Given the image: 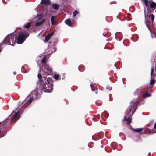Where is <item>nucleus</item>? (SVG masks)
<instances>
[{
    "label": "nucleus",
    "instance_id": "24",
    "mask_svg": "<svg viewBox=\"0 0 156 156\" xmlns=\"http://www.w3.org/2000/svg\"><path fill=\"white\" fill-rule=\"evenodd\" d=\"M105 114H106V115H105V116L106 117H108V114L107 113V112H106L104 111V112L103 113H102V114L103 115H104Z\"/></svg>",
    "mask_w": 156,
    "mask_h": 156
},
{
    "label": "nucleus",
    "instance_id": "30",
    "mask_svg": "<svg viewBox=\"0 0 156 156\" xmlns=\"http://www.w3.org/2000/svg\"><path fill=\"white\" fill-rule=\"evenodd\" d=\"M156 133V130H155L154 132H152V133Z\"/></svg>",
    "mask_w": 156,
    "mask_h": 156
},
{
    "label": "nucleus",
    "instance_id": "10",
    "mask_svg": "<svg viewBox=\"0 0 156 156\" xmlns=\"http://www.w3.org/2000/svg\"><path fill=\"white\" fill-rule=\"evenodd\" d=\"M45 21V20L43 19L40 22H37L36 23L35 26V27L41 26L44 22Z\"/></svg>",
    "mask_w": 156,
    "mask_h": 156
},
{
    "label": "nucleus",
    "instance_id": "22",
    "mask_svg": "<svg viewBox=\"0 0 156 156\" xmlns=\"http://www.w3.org/2000/svg\"><path fill=\"white\" fill-rule=\"evenodd\" d=\"M33 99H34L33 98V97L30 98L29 100L27 101V103L29 104L31 102L33 101Z\"/></svg>",
    "mask_w": 156,
    "mask_h": 156
},
{
    "label": "nucleus",
    "instance_id": "9",
    "mask_svg": "<svg viewBox=\"0 0 156 156\" xmlns=\"http://www.w3.org/2000/svg\"><path fill=\"white\" fill-rule=\"evenodd\" d=\"M54 33L52 32L50 34H48L45 37V41L47 42L48 41L50 37Z\"/></svg>",
    "mask_w": 156,
    "mask_h": 156
},
{
    "label": "nucleus",
    "instance_id": "27",
    "mask_svg": "<svg viewBox=\"0 0 156 156\" xmlns=\"http://www.w3.org/2000/svg\"><path fill=\"white\" fill-rule=\"evenodd\" d=\"M107 89H109L110 90H111L112 89V88L111 87H108L106 88Z\"/></svg>",
    "mask_w": 156,
    "mask_h": 156
},
{
    "label": "nucleus",
    "instance_id": "13",
    "mask_svg": "<svg viewBox=\"0 0 156 156\" xmlns=\"http://www.w3.org/2000/svg\"><path fill=\"white\" fill-rule=\"evenodd\" d=\"M31 22H29L27 25H24V28L28 29L29 28L31 24Z\"/></svg>",
    "mask_w": 156,
    "mask_h": 156
},
{
    "label": "nucleus",
    "instance_id": "15",
    "mask_svg": "<svg viewBox=\"0 0 156 156\" xmlns=\"http://www.w3.org/2000/svg\"><path fill=\"white\" fill-rule=\"evenodd\" d=\"M155 80L151 78L150 83V84L151 85H153L155 82Z\"/></svg>",
    "mask_w": 156,
    "mask_h": 156
},
{
    "label": "nucleus",
    "instance_id": "4",
    "mask_svg": "<svg viewBox=\"0 0 156 156\" xmlns=\"http://www.w3.org/2000/svg\"><path fill=\"white\" fill-rule=\"evenodd\" d=\"M39 57L41 58V63L44 64L43 65V67L42 69L43 72V75H49L52 73V69L51 67H50L48 64H45L47 61L46 59L47 58L46 55L44 54H41L39 56Z\"/></svg>",
    "mask_w": 156,
    "mask_h": 156
},
{
    "label": "nucleus",
    "instance_id": "12",
    "mask_svg": "<svg viewBox=\"0 0 156 156\" xmlns=\"http://www.w3.org/2000/svg\"><path fill=\"white\" fill-rule=\"evenodd\" d=\"M143 128H136L135 129H132L135 132H140L142 131L143 130Z\"/></svg>",
    "mask_w": 156,
    "mask_h": 156
},
{
    "label": "nucleus",
    "instance_id": "31",
    "mask_svg": "<svg viewBox=\"0 0 156 156\" xmlns=\"http://www.w3.org/2000/svg\"><path fill=\"white\" fill-rule=\"evenodd\" d=\"M119 147H121L122 146H121V145H119Z\"/></svg>",
    "mask_w": 156,
    "mask_h": 156
},
{
    "label": "nucleus",
    "instance_id": "1",
    "mask_svg": "<svg viewBox=\"0 0 156 156\" xmlns=\"http://www.w3.org/2000/svg\"><path fill=\"white\" fill-rule=\"evenodd\" d=\"M18 35L16 40V35L14 34H8L3 40L2 44H6L13 46L16 41L18 44H22L28 36L29 34L24 30L20 32Z\"/></svg>",
    "mask_w": 156,
    "mask_h": 156
},
{
    "label": "nucleus",
    "instance_id": "23",
    "mask_svg": "<svg viewBox=\"0 0 156 156\" xmlns=\"http://www.w3.org/2000/svg\"><path fill=\"white\" fill-rule=\"evenodd\" d=\"M154 71V68H151V78L152 77V73H153Z\"/></svg>",
    "mask_w": 156,
    "mask_h": 156
},
{
    "label": "nucleus",
    "instance_id": "3",
    "mask_svg": "<svg viewBox=\"0 0 156 156\" xmlns=\"http://www.w3.org/2000/svg\"><path fill=\"white\" fill-rule=\"evenodd\" d=\"M144 2L145 4L147 10H148V14H147V19L146 18V16L145 15V9L144 10V12L145 13V23L147 27L148 28V27L147 25V23L151 19V21L152 23H153L154 19V16L153 15L149 13L150 12H152L155 9L156 7V3L154 2H152L150 4V7L151 8H153V9L151 10L150 8H149L148 6V0H142Z\"/></svg>",
    "mask_w": 156,
    "mask_h": 156
},
{
    "label": "nucleus",
    "instance_id": "25",
    "mask_svg": "<svg viewBox=\"0 0 156 156\" xmlns=\"http://www.w3.org/2000/svg\"><path fill=\"white\" fill-rule=\"evenodd\" d=\"M37 19H38L39 20H41V19L42 18V16H38L37 17Z\"/></svg>",
    "mask_w": 156,
    "mask_h": 156
},
{
    "label": "nucleus",
    "instance_id": "5",
    "mask_svg": "<svg viewBox=\"0 0 156 156\" xmlns=\"http://www.w3.org/2000/svg\"><path fill=\"white\" fill-rule=\"evenodd\" d=\"M131 106L128 112L124 117V120H126L128 122V123H130L131 122V117L130 116L131 112L132 111V115H133L136 111L137 104V102L136 100H133L130 103Z\"/></svg>",
    "mask_w": 156,
    "mask_h": 156
},
{
    "label": "nucleus",
    "instance_id": "32",
    "mask_svg": "<svg viewBox=\"0 0 156 156\" xmlns=\"http://www.w3.org/2000/svg\"><path fill=\"white\" fill-rule=\"evenodd\" d=\"M153 87V86L152 87H150V89H151Z\"/></svg>",
    "mask_w": 156,
    "mask_h": 156
},
{
    "label": "nucleus",
    "instance_id": "17",
    "mask_svg": "<svg viewBox=\"0 0 156 156\" xmlns=\"http://www.w3.org/2000/svg\"><path fill=\"white\" fill-rule=\"evenodd\" d=\"M27 67V66H22L21 68V70L24 73H26L27 72V71H25V69H26Z\"/></svg>",
    "mask_w": 156,
    "mask_h": 156
},
{
    "label": "nucleus",
    "instance_id": "14",
    "mask_svg": "<svg viewBox=\"0 0 156 156\" xmlns=\"http://www.w3.org/2000/svg\"><path fill=\"white\" fill-rule=\"evenodd\" d=\"M53 7L56 10L58 8V6L57 4H54L52 5Z\"/></svg>",
    "mask_w": 156,
    "mask_h": 156
},
{
    "label": "nucleus",
    "instance_id": "19",
    "mask_svg": "<svg viewBox=\"0 0 156 156\" xmlns=\"http://www.w3.org/2000/svg\"><path fill=\"white\" fill-rule=\"evenodd\" d=\"M151 96V94H148L147 93H145L143 95V97L144 98H145L147 97H149Z\"/></svg>",
    "mask_w": 156,
    "mask_h": 156
},
{
    "label": "nucleus",
    "instance_id": "38",
    "mask_svg": "<svg viewBox=\"0 0 156 156\" xmlns=\"http://www.w3.org/2000/svg\"><path fill=\"white\" fill-rule=\"evenodd\" d=\"M155 69H156V67L155 68Z\"/></svg>",
    "mask_w": 156,
    "mask_h": 156
},
{
    "label": "nucleus",
    "instance_id": "28",
    "mask_svg": "<svg viewBox=\"0 0 156 156\" xmlns=\"http://www.w3.org/2000/svg\"><path fill=\"white\" fill-rule=\"evenodd\" d=\"M154 128L156 129V122L155 123L154 125Z\"/></svg>",
    "mask_w": 156,
    "mask_h": 156
},
{
    "label": "nucleus",
    "instance_id": "16",
    "mask_svg": "<svg viewBox=\"0 0 156 156\" xmlns=\"http://www.w3.org/2000/svg\"><path fill=\"white\" fill-rule=\"evenodd\" d=\"M142 90V89H138L135 92L136 94L139 95L140 94Z\"/></svg>",
    "mask_w": 156,
    "mask_h": 156
},
{
    "label": "nucleus",
    "instance_id": "2",
    "mask_svg": "<svg viewBox=\"0 0 156 156\" xmlns=\"http://www.w3.org/2000/svg\"><path fill=\"white\" fill-rule=\"evenodd\" d=\"M38 77L39 80L38 82V84L40 89L46 92H50L52 90V85L44 76L42 77L40 73L38 74Z\"/></svg>",
    "mask_w": 156,
    "mask_h": 156
},
{
    "label": "nucleus",
    "instance_id": "36",
    "mask_svg": "<svg viewBox=\"0 0 156 156\" xmlns=\"http://www.w3.org/2000/svg\"><path fill=\"white\" fill-rule=\"evenodd\" d=\"M1 130H0V133H1Z\"/></svg>",
    "mask_w": 156,
    "mask_h": 156
},
{
    "label": "nucleus",
    "instance_id": "33",
    "mask_svg": "<svg viewBox=\"0 0 156 156\" xmlns=\"http://www.w3.org/2000/svg\"><path fill=\"white\" fill-rule=\"evenodd\" d=\"M101 147H103V146L102 145H101Z\"/></svg>",
    "mask_w": 156,
    "mask_h": 156
},
{
    "label": "nucleus",
    "instance_id": "8",
    "mask_svg": "<svg viewBox=\"0 0 156 156\" xmlns=\"http://www.w3.org/2000/svg\"><path fill=\"white\" fill-rule=\"evenodd\" d=\"M41 3L44 5H49L50 3V1L49 0H41Z\"/></svg>",
    "mask_w": 156,
    "mask_h": 156
},
{
    "label": "nucleus",
    "instance_id": "18",
    "mask_svg": "<svg viewBox=\"0 0 156 156\" xmlns=\"http://www.w3.org/2000/svg\"><path fill=\"white\" fill-rule=\"evenodd\" d=\"M54 18L55 17L54 16H52L51 18V21L52 25H54L55 24Z\"/></svg>",
    "mask_w": 156,
    "mask_h": 156
},
{
    "label": "nucleus",
    "instance_id": "29",
    "mask_svg": "<svg viewBox=\"0 0 156 156\" xmlns=\"http://www.w3.org/2000/svg\"><path fill=\"white\" fill-rule=\"evenodd\" d=\"M13 74L14 75H16V72H13Z\"/></svg>",
    "mask_w": 156,
    "mask_h": 156
},
{
    "label": "nucleus",
    "instance_id": "7",
    "mask_svg": "<svg viewBox=\"0 0 156 156\" xmlns=\"http://www.w3.org/2000/svg\"><path fill=\"white\" fill-rule=\"evenodd\" d=\"M38 92L37 90H34L33 92H32L31 94L32 95V97L34 99H36L38 97Z\"/></svg>",
    "mask_w": 156,
    "mask_h": 156
},
{
    "label": "nucleus",
    "instance_id": "6",
    "mask_svg": "<svg viewBox=\"0 0 156 156\" xmlns=\"http://www.w3.org/2000/svg\"><path fill=\"white\" fill-rule=\"evenodd\" d=\"M11 121H14L19 119L20 117V112L18 111L16 112L15 111H13L10 115Z\"/></svg>",
    "mask_w": 156,
    "mask_h": 156
},
{
    "label": "nucleus",
    "instance_id": "21",
    "mask_svg": "<svg viewBox=\"0 0 156 156\" xmlns=\"http://www.w3.org/2000/svg\"><path fill=\"white\" fill-rule=\"evenodd\" d=\"M79 13L78 11L77 10H75L73 12V17H75L76 16V15L78 14Z\"/></svg>",
    "mask_w": 156,
    "mask_h": 156
},
{
    "label": "nucleus",
    "instance_id": "26",
    "mask_svg": "<svg viewBox=\"0 0 156 156\" xmlns=\"http://www.w3.org/2000/svg\"><path fill=\"white\" fill-rule=\"evenodd\" d=\"M52 48H53V50H52L51 51V53H52V52H53L55 51V48L54 47V46H52Z\"/></svg>",
    "mask_w": 156,
    "mask_h": 156
},
{
    "label": "nucleus",
    "instance_id": "37",
    "mask_svg": "<svg viewBox=\"0 0 156 156\" xmlns=\"http://www.w3.org/2000/svg\"><path fill=\"white\" fill-rule=\"evenodd\" d=\"M3 0H2L3 2ZM3 2L4 3V2Z\"/></svg>",
    "mask_w": 156,
    "mask_h": 156
},
{
    "label": "nucleus",
    "instance_id": "20",
    "mask_svg": "<svg viewBox=\"0 0 156 156\" xmlns=\"http://www.w3.org/2000/svg\"><path fill=\"white\" fill-rule=\"evenodd\" d=\"M54 78L56 80H58L59 78V74H55L54 76Z\"/></svg>",
    "mask_w": 156,
    "mask_h": 156
},
{
    "label": "nucleus",
    "instance_id": "35",
    "mask_svg": "<svg viewBox=\"0 0 156 156\" xmlns=\"http://www.w3.org/2000/svg\"><path fill=\"white\" fill-rule=\"evenodd\" d=\"M41 68H40V71H41Z\"/></svg>",
    "mask_w": 156,
    "mask_h": 156
},
{
    "label": "nucleus",
    "instance_id": "11",
    "mask_svg": "<svg viewBox=\"0 0 156 156\" xmlns=\"http://www.w3.org/2000/svg\"><path fill=\"white\" fill-rule=\"evenodd\" d=\"M65 23L66 24L69 26H71L72 25V23L70 20L69 19H68L66 20L65 21Z\"/></svg>",
    "mask_w": 156,
    "mask_h": 156
},
{
    "label": "nucleus",
    "instance_id": "34",
    "mask_svg": "<svg viewBox=\"0 0 156 156\" xmlns=\"http://www.w3.org/2000/svg\"><path fill=\"white\" fill-rule=\"evenodd\" d=\"M151 37H152V38H153V36H152V35H151Z\"/></svg>",
    "mask_w": 156,
    "mask_h": 156
},
{
    "label": "nucleus",
    "instance_id": "39",
    "mask_svg": "<svg viewBox=\"0 0 156 156\" xmlns=\"http://www.w3.org/2000/svg\"><path fill=\"white\" fill-rule=\"evenodd\" d=\"M155 62H156V60H155Z\"/></svg>",
    "mask_w": 156,
    "mask_h": 156
}]
</instances>
